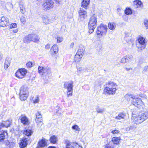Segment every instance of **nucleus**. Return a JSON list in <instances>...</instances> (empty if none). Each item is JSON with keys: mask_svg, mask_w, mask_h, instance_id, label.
I'll use <instances>...</instances> for the list:
<instances>
[{"mask_svg": "<svg viewBox=\"0 0 148 148\" xmlns=\"http://www.w3.org/2000/svg\"><path fill=\"white\" fill-rule=\"evenodd\" d=\"M85 51L84 48L82 47H79L77 50V53L79 54L80 56H83L84 54V52Z\"/></svg>", "mask_w": 148, "mask_h": 148, "instance_id": "27", "label": "nucleus"}, {"mask_svg": "<svg viewBox=\"0 0 148 148\" xmlns=\"http://www.w3.org/2000/svg\"><path fill=\"white\" fill-rule=\"evenodd\" d=\"M19 5L21 12L23 14L25 12V8L24 5L22 3H20Z\"/></svg>", "mask_w": 148, "mask_h": 148, "instance_id": "35", "label": "nucleus"}, {"mask_svg": "<svg viewBox=\"0 0 148 148\" xmlns=\"http://www.w3.org/2000/svg\"><path fill=\"white\" fill-rule=\"evenodd\" d=\"M126 116L125 114L123 113H121L119 114L117 116L115 117L116 119L120 120L121 119H124Z\"/></svg>", "mask_w": 148, "mask_h": 148, "instance_id": "32", "label": "nucleus"}, {"mask_svg": "<svg viewBox=\"0 0 148 148\" xmlns=\"http://www.w3.org/2000/svg\"><path fill=\"white\" fill-rule=\"evenodd\" d=\"M104 148H114L115 147L111 142H109L108 143L104 146Z\"/></svg>", "mask_w": 148, "mask_h": 148, "instance_id": "33", "label": "nucleus"}, {"mask_svg": "<svg viewBox=\"0 0 148 148\" xmlns=\"http://www.w3.org/2000/svg\"><path fill=\"white\" fill-rule=\"evenodd\" d=\"M148 119V112L140 113L137 115L132 114L131 119L135 124L139 125Z\"/></svg>", "mask_w": 148, "mask_h": 148, "instance_id": "3", "label": "nucleus"}, {"mask_svg": "<svg viewBox=\"0 0 148 148\" xmlns=\"http://www.w3.org/2000/svg\"><path fill=\"white\" fill-rule=\"evenodd\" d=\"M74 42H72L70 46V47L71 48H73L74 46Z\"/></svg>", "mask_w": 148, "mask_h": 148, "instance_id": "53", "label": "nucleus"}, {"mask_svg": "<svg viewBox=\"0 0 148 148\" xmlns=\"http://www.w3.org/2000/svg\"><path fill=\"white\" fill-rule=\"evenodd\" d=\"M72 128L78 132H79L80 130V128H79L78 126L77 125H75L73 126L72 127Z\"/></svg>", "mask_w": 148, "mask_h": 148, "instance_id": "40", "label": "nucleus"}, {"mask_svg": "<svg viewBox=\"0 0 148 148\" xmlns=\"http://www.w3.org/2000/svg\"><path fill=\"white\" fill-rule=\"evenodd\" d=\"M40 39L38 35L36 34H30L25 36L23 39V42L25 43H29L31 42H38Z\"/></svg>", "mask_w": 148, "mask_h": 148, "instance_id": "4", "label": "nucleus"}, {"mask_svg": "<svg viewBox=\"0 0 148 148\" xmlns=\"http://www.w3.org/2000/svg\"><path fill=\"white\" fill-rule=\"evenodd\" d=\"M38 72L40 74H43L44 73V68L42 66H39L38 68Z\"/></svg>", "mask_w": 148, "mask_h": 148, "instance_id": "37", "label": "nucleus"}, {"mask_svg": "<svg viewBox=\"0 0 148 148\" xmlns=\"http://www.w3.org/2000/svg\"><path fill=\"white\" fill-rule=\"evenodd\" d=\"M66 148H74L75 145L76 144V143H71L69 141L65 142Z\"/></svg>", "mask_w": 148, "mask_h": 148, "instance_id": "23", "label": "nucleus"}, {"mask_svg": "<svg viewBox=\"0 0 148 148\" xmlns=\"http://www.w3.org/2000/svg\"><path fill=\"white\" fill-rule=\"evenodd\" d=\"M2 123L3 127H7L11 125V122L10 121L8 120L3 121Z\"/></svg>", "mask_w": 148, "mask_h": 148, "instance_id": "28", "label": "nucleus"}, {"mask_svg": "<svg viewBox=\"0 0 148 148\" xmlns=\"http://www.w3.org/2000/svg\"><path fill=\"white\" fill-rule=\"evenodd\" d=\"M63 39V38L62 37L58 36L56 38L57 42L58 43L62 42V41Z\"/></svg>", "mask_w": 148, "mask_h": 148, "instance_id": "44", "label": "nucleus"}, {"mask_svg": "<svg viewBox=\"0 0 148 148\" xmlns=\"http://www.w3.org/2000/svg\"><path fill=\"white\" fill-rule=\"evenodd\" d=\"M35 121L38 126L40 127L43 124L42 115L40 111H38L35 114Z\"/></svg>", "mask_w": 148, "mask_h": 148, "instance_id": "10", "label": "nucleus"}, {"mask_svg": "<svg viewBox=\"0 0 148 148\" xmlns=\"http://www.w3.org/2000/svg\"><path fill=\"white\" fill-rule=\"evenodd\" d=\"M144 24L147 29H148V20H145L144 21Z\"/></svg>", "mask_w": 148, "mask_h": 148, "instance_id": "47", "label": "nucleus"}, {"mask_svg": "<svg viewBox=\"0 0 148 148\" xmlns=\"http://www.w3.org/2000/svg\"><path fill=\"white\" fill-rule=\"evenodd\" d=\"M2 58L1 56L0 55V60H1Z\"/></svg>", "mask_w": 148, "mask_h": 148, "instance_id": "58", "label": "nucleus"}, {"mask_svg": "<svg viewBox=\"0 0 148 148\" xmlns=\"http://www.w3.org/2000/svg\"><path fill=\"white\" fill-rule=\"evenodd\" d=\"M27 73V71L25 68H19L15 73V76L18 78L22 79L25 77Z\"/></svg>", "mask_w": 148, "mask_h": 148, "instance_id": "8", "label": "nucleus"}, {"mask_svg": "<svg viewBox=\"0 0 148 148\" xmlns=\"http://www.w3.org/2000/svg\"><path fill=\"white\" fill-rule=\"evenodd\" d=\"M106 86L104 88L103 94L109 95L115 94L117 89V84L116 83L110 81L106 84Z\"/></svg>", "mask_w": 148, "mask_h": 148, "instance_id": "2", "label": "nucleus"}, {"mask_svg": "<svg viewBox=\"0 0 148 148\" xmlns=\"http://www.w3.org/2000/svg\"><path fill=\"white\" fill-rule=\"evenodd\" d=\"M73 81L71 82H64V88L66 89L67 90H73Z\"/></svg>", "mask_w": 148, "mask_h": 148, "instance_id": "17", "label": "nucleus"}, {"mask_svg": "<svg viewBox=\"0 0 148 148\" xmlns=\"http://www.w3.org/2000/svg\"><path fill=\"white\" fill-rule=\"evenodd\" d=\"M138 43L141 45L140 46L138 47L139 50H142L145 49L146 47L147 42L145 39L143 37L140 36L138 38Z\"/></svg>", "mask_w": 148, "mask_h": 148, "instance_id": "9", "label": "nucleus"}, {"mask_svg": "<svg viewBox=\"0 0 148 148\" xmlns=\"http://www.w3.org/2000/svg\"><path fill=\"white\" fill-rule=\"evenodd\" d=\"M33 131L32 129H25L22 131L23 134L25 136L29 137L33 134Z\"/></svg>", "mask_w": 148, "mask_h": 148, "instance_id": "19", "label": "nucleus"}, {"mask_svg": "<svg viewBox=\"0 0 148 148\" xmlns=\"http://www.w3.org/2000/svg\"><path fill=\"white\" fill-rule=\"evenodd\" d=\"M134 5L136 6L137 8H140L143 6V3L141 1L138 0H135L133 1Z\"/></svg>", "mask_w": 148, "mask_h": 148, "instance_id": "26", "label": "nucleus"}, {"mask_svg": "<svg viewBox=\"0 0 148 148\" xmlns=\"http://www.w3.org/2000/svg\"><path fill=\"white\" fill-rule=\"evenodd\" d=\"M75 146L74 148H83L82 146L79 145L77 143Z\"/></svg>", "mask_w": 148, "mask_h": 148, "instance_id": "51", "label": "nucleus"}, {"mask_svg": "<svg viewBox=\"0 0 148 148\" xmlns=\"http://www.w3.org/2000/svg\"><path fill=\"white\" fill-rule=\"evenodd\" d=\"M125 98L128 102L131 101V103L138 108H143L145 107L144 103L140 98L132 95H126Z\"/></svg>", "mask_w": 148, "mask_h": 148, "instance_id": "1", "label": "nucleus"}, {"mask_svg": "<svg viewBox=\"0 0 148 148\" xmlns=\"http://www.w3.org/2000/svg\"><path fill=\"white\" fill-rule=\"evenodd\" d=\"M82 56L76 53L74 56V61L76 62H79L81 60Z\"/></svg>", "mask_w": 148, "mask_h": 148, "instance_id": "29", "label": "nucleus"}, {"mask_svg": "<svg viewBox=\"0 0 148 148\" xmlns=\"http://www.w3.org/2000/svg\"><path fill=\"white\" fill-rule=\"evenodd\" d=\"M7 131L6 130H3L0 133V142H2L5 139V135H7Z\"/></svg>", "mask_w": 148, "mask_h": 148, "instance_id": "24", "label": "nucleus"}, {"mask_svg": "<svg viewBox=\"0 0 148 148\" xmlns=\"http://www.w3.org/2000/svg\"><path fill=\"white\" fill-rule=\"evenodd\" d=\"M18 31V29L17 28L16 29H13L12 30V32L11 33H17Z\"/></svg>", "mask_w": 148, "mask_h": 148, "instance_id": "52", "label": "nucleus"}, {"mask_svg": "<svg viewBox=\"0 0 148 148\" xmlns=\"http://www.w3.org/2000/svg\"><path fill=\"white\" fill-rule=\"evenodd\" d=\"M121 140V138L120 137H113L111 139V141L112 144L114 145H119L120 143Z\"/></svg>", "mask_w": 148, "mask_h": 148, "instance_id": "20", "label": "nucleus"}, {"mask_svg": "<svg viewBox=\"0 0 148 148\" xmlns=\"http://www.w3.org/2000/svg\"><path fill=\"white\" fill-rule=\"evenodd\" d=\"M47 148H56V147L55 146H49Z\"/></svg>", "mask_w": 148, "mask_h": 148, "instance_id": "55", "label": "nucleus"}, {"mask_svg": "<svg viewBox=\"0 0 148 148\" xmlns=\"http://www.w3.org/2000/svg\"><path fill=\"white\" fill-rule=\"evenodd\" d=\"M29 96V92L27 87L22 86L20 89L19 93V99L22 101L26 100Z\"/></svg>", "mask_w": 148, "mask_h": 148, "instance_id": "7", "label": "nucleus"}, {"mask_svg": "<svg viewBox=\"0 0 148 148\" xmlns=\"http://www.w3.org/2000/svg\"><path fill=\"white\" fill-rule=\"evenodd\" d=\"M13 143L12 142H10L8 141H7L6 142V147L5 148H12L13 145Z\"/></svg>", "mask_w": 148, "mask_h": 148, "instance_id": "36", "label": "nucleus"}, {"mask_svg": "<svg viewBox=\"0 0 148 148\" xmlns=\"http://www.w3.org/2000/svg\"><path fill=\"white\" fill-rule=\"evenodd\" d=\"M54 2L52 0H47L44 2L42 6L45 9L49 10L54 6Z\"/></svg>", "mask_w": 148, "mask_h": 148, "instance_id": "11", "label": "nucleus"}, {"mask_svg": "<svg viewBox=\"0 0 148 148\" xmlns=\"http://www.w3.org/2000/svg\"><path fill=\"white\" fill-rule=\"evenodd\" d=\"M79 17L84 19L87 16V12L82 8H80L78 12Z\"/></svg>", "mask_w": 148, "mask_h": 148, "instance_id": "16", "label": "nucleus"}, {"mask_svg": "<svg viewBox=\"0 0 148 148\" xmlns=\"http://www.w3.org/2000/svg\"><path fill=\"white\" fill-rule=\"evenodd\" d=\"M50 50L51 52V55H54L58 53L59 50L58 47L56 44H54L51 47Z\"/></svg>", "mask_w": 148, "mask_h": 148, "instance_id": "18", "label": "nucleus"}, {"mask_svg": "<svg viewBox=\"0 0 148 148\" xmlns=\"http://www.w3.org/2000/svg\"><path fill=\"white\" fill-rule=\"evenodd\" d=\"M39 102V98L38 97H36L33 103H36Z\"/></svg>", "mask_w": 148, "mask_h": 148, "instance_id": "50", "label": "nucleus"}, {"mask_svg": "<svg viewBox=\"0 0 148 148\" xmlns=\"http://www.w3.org/2000/svg\"><path fill=\"white\" fill-rule=\"evenodd\" d=\"M116 24L114 22H109L108 24V28L111 30H114L116 27Z\"/></svg>", "mask_w": 148, "mask_h": 148, "instance_id": "25", "label": "nucleus"}, {"mask_svg": "<svg viewBox=\"0 0 148 148\" xmlns=\"http://www.w3.org/2000/svg\"><path fill=\"white\" fill-rule=\"evenodd\" d=\"M29 139L28 138L23 137L20 140L19 143V146L20 148H24L26 147L28 144Z\"/></svg>", "mask_w": 148, "mask_h": 148, "instance_id": "13", "label": "nucleus"}, {"mask_svg": "<svg viewBox=\"0 0 148 148\" xmlns=\"http://www.w3.org/2000/svg\"><path fill=\"white\" fill-rule=\"evenodd\" d=\"M97 16L95 14L90 17L88 23V32L90 33H92L97 26Z\"/></svg>", "mask_w": 148, "mask_h": 148, "instance_id": "5", "label": "nucleus"}, {"mask_svg": "<svg viewBox=\"0 0 148 148\" xmlns=\"http://www.w3.org/2000/svg\"><path fill=\"white\" fill-rule=\"evenodd\" d=\"M73 90H70H70H67V96L68 97H69V96H71L73 95Z\"/></svg>", "mask_w": 148, "mask_h": 148, "instance_id": "43", "label": "nucleus"}, {"mask_svg": "<svg viewBox=\"0 0 148 148\" xmlns=\"http://www.w3.org/2000/svg\"><path fill=\"white\" fill-rule=\"evenodd\" d=\"M43 23L45 24H47L50 23V19L47 16H44L42 18Z\"/></svg>", "mask_w": 148, "mask_h": 148, "instance_id": "31", "label": "nucleus"}, {"mask_svg": "<svg viewBox=\"0 0 148 148\" xmlns=\"http://www.w3.org/2000/svg\"><path fill=\"white\" fill-rule=\"evenodd\" d=\"M2 3H1V4H2V5H3L4 4H5V2H2Z\"/></svg>", "mask_w": 148, "mask_h": 148, "instance_id": "57", "label": "nucleus"}, {"mask_svg": "<svg viewBox=\"0 0 148 148\" xmlns=\"http://www.w3.org/2000/svg\"><path fill=\"white\" fill-rule=\"evenodd\" d=\"M17 27V25L15 23H12L10 24L9 26L10 29L16 28Z\"/></svg>", "mask_w": 148, "mask_h": 148, "instance_id": "42", "label": "nucleus"}, {"mask_svg": "<svg viewBox=\"0 0 148 148\" xmlns=\"http://www.w3.org/2000/svg\"><path fill=\"white\" fill-rule=\"evenodd\" d=\"M107 26L101 23L97 28L96 34L99 37L103 35H105L107 31Z\"/></svg>", "mask_w": 148, "mask_h": 148, "instance_id": "6", "label": "nucleus"}, {"mask_svg": "<svg viewBox=\"0 0 148 148\" xmlns=\"http://www.w3.org/2000/svg\"><path fill=\"white\" fill-rule=\"evenodd\" d=\"M10 61L9 59H6L5 62L4 64V68L7 69L10 65Z\"/></svg>", "mask_w": 148, "mask_h": 148, "instance_id": "34", "label": "nucleus"}, {"mask_svg": "<svg viewBox=\"0 0 148 148\" xmlns=\"http://www.w3.org/2000/svg\"><path fill=\"white\" fill-rule=\"evenodd\" d=\"M130 68H125V69L127 71H129L130 70Z\"/></svg>", "mask_w": 148, "mask_h": 148, "instance_id": "56", "label": "nucleus"}, {"mask_svg": "<svg viewBox=\"0 0 148 148\" xmlns=\"http://www.w3.org/2000/svg\"><path fill=\"white\" fill-rule=\"evenodd\" d=\"M9 21L8 19L5 16H3L0 18V26L4 27L7 26L8 24Z\"/></svg>", "mask_w": 148, "mask_h": 148, "instance_id": "14", "label": "nucleus"}, {"mask_svg": "<svg viewBox=\"0 0 148 148\" xmlns=\"http://www.w3.org/2000/svg\"><path fill=\"white\" fill-rule=\"evenodd\" d=\"M120 131L119 130L116 129H115L112 130L111 133L114 135H116L119 134Z\"/></svg>", "mask_w": 148, "mask_h": 148, "instance_id": "38", "label": "nucleus"}, {"mask_svg": "<svg viewBox=\"0 0 148 148\" xmlns=\"http://www.w3.org/2000/svg\"><path fill=\"white\" fill-rule=\"evenodd\" d=\"M3 127V126L2 123H0V130H1V129Z\"/></svg>", "mask_w": 148, "mask_h": 148, "instance_id": "54", "label": "nucleus"}, {"mask_svg": "<svg viewBox=\"0 0 148 148\" xmlns=\"http://www.w3.org/2000/svg\"><path fill=\"white\" fill-rule=\"evenodd\" d=\"M56 3L59 5L62 3V0H54Z\"/></svg>", "mask_w": 148, "mask_h": 148, "instance_id": "46", "label": "nucleus"}, {"mask_svg": "<svg viewBox=\"0 0 148 148\" xmlns=\"http://www.w3.org/2000/svg\"><path fill=\"white\" fill-rule=\"evenodd\" d=\"M50 47V44L49 43L47 44L45 46V48L47 50H49Z\"/></svg>", "mask_w": 148, "mask_h": 148, "instance_id": "48", "label": "nucleus"}, {"mask_svg": "<svg viewBox=\"0 0 148 148\" xmlns=\"http://www.w3.org/2000/svg\"><path fill=\"white\" fill-rule=\"evenodd\" d=\"M125 57L126 58V60L127 62L130 61L132 59V56L130 55H127Z\"/></svg>", "mask_w": 148, "mask_h": 148, "instance_id": "39", "label": "nucleus"}, {"mask_svg": "<svg viewBox=\"0 0 148 148\" xmlns=\"http://www.w3.org/2000/svg\"><path fill=\"white\" fill-rule=\"evenodd\" d=\"M19 119L21 121V123L24 125H28L30 124V122L28 119L24 114H22L21 115Z\"/></svg>", "mask_w": 148, "mask_h": 148, "instance_id": "12", "label": "nucleus"}, {"mask_svg": "<svg viewBox=\"0 0 148 148\" xmlns=\"http://www.w3.org/2000/svg\"><path fill=\"white\" fill-rule=\"evenodd\" d=\"M48 140L45 139L44 138H42V139L40 140L38 142L37 146L41 147H44L47 145Z\"/></svg>", "mask_w": 148, "mask_h": 148, "instance_id": "15", "label": "nucleus"}, {"mask_svg": "<svg viewBox=\"0 0 148 148\" xmlns=\"http://www.w3.org/2000/svg\"><path fill=\"white\" fill-rule=\"evenodd\" d=\"M26 66L27 68H31L32 66V62L29 61L26 63Z\"/></svg>", "mask_w": 148, "mask_h": 148, "instance_id": "41", "label": "nucleus"}, {"mask_svg": "<svg viewBox=\"0 0 148 148\" xmlns=\"http://www.w3.org/2000/svg\"><path fill=\"white\" fill-rule=\"evenodd\" d=\"M20 20L22 23L23 24H24L26 22V18L24 17H21L20 19Z\"/></svg>", "mask_w": 148, "mask_h": 148, "instance_id": "45", "label": "nucleus"}, {"mask_svg": "<svg viewBox=\"0 0 148 148\" xmlns=\"http://www.w3.org/2000/svg\"><path fill=\"white\" fill-rule=\"evenodd\" d=\"M90 2V0H83L81 2V6L85 9H87Z\"/></svg>", "mask_w": 148, "mask_h": 148, "instance_id": "21", "label": "nucleus"}, {"mask_svg": "<svg viewBox=\"0 0 148 148\" xmlns=\"http://www.w3.org/2000/svg\"><path fill=\"white\" fill-rule=\"evenodd\" d=\"M124 13L125 14L129 15L132 14V11L130 8L127 7L125 10Z\"/></svg>", "mask_w": 148, "mask_h": 148, "instance_id": "30", "label": "nucleus"}, {"mask_svg": "<svg viewBox=\"0 0 148 148\" xmlns=\"http://www.w3.org/2000/svg\"><path fill=\"white\" fill-rule=\"evenodd\" d=\"M127 62L125 57L123 58L121 60V63H125Z\"/></svg>", "mask_w": 148, "mask_h": 148, "instance_id": "49", "label": "nucleus"}, {"mask_svg": "<svg viewBox=\"0 0 148 148\" xmlns=\"http://www.w3.org/2000/svg\"><path fill=\"white\" fill-rule=\"evenodd\" d=\"M49 140L51 143L54 144L58 143V139L56 136L53 135L50 137Z\"/></svg>", "mask_w": 148, "mask_h": 148, "instance_id": "22", "label": "nucleus"}]
</instances>
